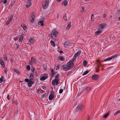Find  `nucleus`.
Returning <instances> with one entry per match:
<instances>
[{"instance_id": "cd10ccee", "label": "nucleus", "mask_w": 120, "mask_h": 120, "mask_svg": "<svg viewBox=\"0 0 120 120\" xmlns=\"http://www.w3.org/2000/svg\"><path fill=\"white\" fill-rule=\"evenodd\" d=\"M63 3L64 5L65 6H67L68 4V1L67 0H65L64 1Z\"/></svg>"}, {"instance_id": "72a5a7b5", "label": "nucleus", "mask_w": 120, "mask_h": 120, "mask_svg": "<svg viewBox=\"0 0 120 120\" xmlns=\"http://www.w3.org/2000/svg\"><path fill=\"white\" fill-rule=\"evenodd\" d=\"M30 66L29 65H28L27 66L26 69L28 71H30Z\"/></svg>"}, {"instance_id": "7ed1b4c3", "label": "nucleus", "mask_w": 120, "mask_h": 120, "mask_svg": "<svg viewBox=\"0 0 120 120\" xmlns=\"http://www.w3.org/2000/svg\"><path fill=\"white\" fill-rule=\"evenodd\" d=\"M59 77V75L57 74L55 76V78L54 80H53L52 82V84L53 85H54L56 83V85H58V78Z\"/></svg>"}, {"instance_id": "e2e57ef3", "label": "nucleus", "mask_w": 120, "mask_h": 120, "mask_svg": "<svg viewBox=\"0 0 120 120\" xmlns=\"http://www.w3.org/2000/svg\"><path fill=\"white\" fill-rule=\"evenodd\" d=\"M106 16V15L105 14H104L103 15V17H104V18H105V17Z\"/></svg>"}, {"instance_id": "412c9836", "label": "nucleus", "mask_w": 120, "mask_h": 120, "mask_svg": "<svg viewBox=\"0 0 120 120\" xmlns=\"http://www.w3.org/2000/svg\"><path fill=\"white\" fill-rule=\"evenodd\" d=\"M71 22H70L68 24V26L66 27V29L68 30L70 28L71 26Z\"/></svg>"}, {"instance_id": "338daca9", "label": "nucleus", "mask_w": 120, "mask_h": 120, "mask_svg": "<svg viewBox=\"0 0 120 120\" xmlns=\"http://www.w3.org/2000/svg\"><path fill=\"white\" fill-rule=\"evenodd\" d=\"M12 61H13V60H12V59H11L10 60V61L11 62H12Z\"/></svg>"}, {"instance_id": "0eeeda50", "label": "nucleus", "mask_w": 120, "mask_h": 120, "mask_svg": "<svg viewBox=\"0 0 120 120\" xmlns=\"http://www.w3.org/2000/svg\"><path fill=\"white\" fill-rule=\"evenodd\" d=\"M35 15L34 13H32L29 19L30 21L32 22H34V20Z\"/></svg>"}, {"instance_id": "2f4dec72", "label": "nucleus", "mask_w": 120, "mask_h": 120, "mask_svg": "<svg viewBox=\"0 0 120 120\" xmlns=\"http://www.w3.org/2000/svg\"><path fill=\"white\" fill-rule=\"evenodd\" d=\"M109 113L108 112L106 113V114L104 116V117L105 118H106V117H107L109 115Z\"/></svg>"}, {"instance_id": "9d476101", "label": "nucleus", "mask_w": 120, "mask_h": 120, "mask_svg": "<svg viewBox=\"0 0 120 120\" xmlns=\"http://www.w3.org/2000/svg\"><path fill=\"white\" fill-rule=\"evenodd\" d=\"M84 107V106L82 105H80L77 106L76 108V109L78 110H81L83 109Z\"/></svg>"}, {"instance_id": "0e129e2a", "label": "nucleus", "mask_w": 120, "mask_h": 120, "mask_svg": "<svg viewBox=\"0 0 120 120\" xmlns=\"http://www.w3.org/2000/svg\"><path fill=\"white\" fill-rule=\"evenodd\" d=\"M62 0H56V1L57 2H60V1Z\"/></svg>"}, {"instance_id": "4be33fe9", "label": "nucleus", "mask_w": 120, "mask_h": 120, "mask_svg": "<svg viewBox=\"0 0 120 120\" xmlns=\"http://www.w3.org/2000/svg\"><path fill=\"white\" fill-rule=\"evenodd\" d=\"M31 61L34 63H35L36 62V60L35 58L33 57H32L31 58Z\"/></svg>"}, {"instance_id": "de8ad7c7", "label": "nucleus", "mask_w": 120, "mask_h": 120, "mask_svg": "<svg viewBox=\"0 0 120 120\" xmlns=\"http://www.w3.org/2000/svg\"><path fill=\"white\" fill-rule=\"evenodd\" d=\"M81 8L82 9V12H83L85 10L83 6H82L81 7Z\"/></svg>"}, {"instance_id": "e433bc0d", "label": "nucleus", "mask_w": 120, "mask_h": 120, "mask_svg": "<svg viewBox=\"0 0 120 120\" xmlns=\"http://www.w3.org/2000/svg\"><path fill=\"white\" fill-rule=\"evenodd\" d=\"M19 38L17 36H16L13 39L15 41H16L18 40Z\"/></svg>"}, {"instance_id": "2eb2a0df", "label": "nucleus", "mask_w": 120, "mask_h": 120, "mask_svg": "<svg viewBox=\"0 0 120 120\" xmlns=\"http://www.w3.org/2000/svg\"><path fill=\"white\" fill-rule=\"evenodd\" d=\"M81 53L80 51H79L76 53L74 55V56L77 58L78 56H79Z\"/></svg>"}, {"instance_id": "393cba45", "label": "nucleus", "mask_w": 120, "mask_h": 120, "mask_svg": "<svg viewBox=\"0 0 120 120\" xmlns=\"http://www.w3.org/2000/svg\"><path fill=\"white\" fill-rule=\"evenodd\" d=\"M38 24L39 25H41V26H43L44 25V24L43 23V22L42 21H40L38 22Z\"/></svg>"}, {"instance_id": "37998d69", "label": "nucleus", "mask_w": 120, "mask_h": 120, "mask_svg": "<svg viewBox=\"0 0 120 120\" xmlns=\"http://www.w3.org/2000/svg\"><path fill=\"white\" fill-rule=\"evenodd\" d=\"M15 2H13L11 3V8H12L13 5L15 4Z\"/></svg>"}, {"instance_id": "c03bdc74", "label": "nucleus", "mask_w": 120, "mask_h": 120, "mask_svg": "<svg viewBox=\"0 0 120 120\" xmlns=\"http://www.w3.org/2000/svg\"><path fill=\"white\" fill-rule=\"evenodd\" d=\"M35 70V68H32L31 69V71L33 73H34V71Z\"/></svg>"}, {"instance_id": "774afa93", "label": "nucleus", "mask_w": 120, "mask_h": 120, "mask_svg": "<svg viewBox=\"0 0 120 120\" xmlns=\"http://www.w3.org/2000/svg\"><path fill=\"white\" fill-rule=\"evenodd\" d=\"M93 16H94V15H93V14H92V15H91V18H92V17H93Z\"/></svg>"}, {"instance_id": "6ab92c4d", "label": "nucleus", "mask_w": 120, "mask_h": 120, "mask_svg": "<svg viewBox=\"0 0 120 120\" xmlns=\"http://www.w3.org/2000/svg\"><path fill=\"white\" fill-rule=\"evenodd\" d=\"M69 44V42L68 41H65L64 43V45L65 47L68 46Z\"/></svg>"}, {"instance_id": "f704fd0d", "label": "nucleus", "mask_w": 120, "mask_h": 120, "mask_svg": "<svg viewBox=\"0 0 120 120\" xmlns=\"http://www.w3.org/2000/svg\"><path fill=\"white\" fill-rule=\"evenodd\" d=\"M13 18V16L12 15H11L9 17H8V20H9L11 21L12 19Z\"/></svg>"}, {"instance_id": "dca6fc26", "label": "nucleus", "mask_w": 120, "mask_h": 120, "mask_svg": "<svg viewBox=\"0 0 120 120\" xmlns=\"http://www.w3.org/2000/svg\"><path fill=\"white\" fill-rule=\"evenodd\" d=\"M102 31L101 30H100L96 31L95 32V35H98L100 34L102 32Z\"/></svg>"}, {"instance_id": "8fccbe9b", "label": "nucleus", "mask_w": 120, "mask_h": 120, "mask_svg": "<svg viewBox=\"0 0 120 120\" xmlns=\"http://www.w3.org/2000/svg\"><path fill=\"white\" fill-rule=\"evenodd\" d=\"M29 80L28 79H25V81L26 82H29Z\"/></svg>"}, {"instance_id": "5fc2aeb1", "label": "nucleus", "mask_w": 120, "mask_h": 120, "mask_svg": "<svg viewBox=\"0 0 120 120\" xmlns=\"http://www.w3.org/2000/svg\"><path fill=\"white\" fill-rule=\"evenodd\" d=\"M4 72L5 74H7V69L5 68L4 69Z\"/></svg>"}, {"instance_id": "a878e982", "label": "nucleus", "mask_w": 120, "mask_h": 120, "mask_svg": "<svg viewBox=\"0 0 120 120\" xmlns=\"http://www.w3.org/2000/svg\"><path fill=\"white\" fill-rule=\"evenodd\" d=\"M50 43L53 46V47H55V43L53 41H50Z\"/></svg>"}, {"instance_id": "5701e85b", "label": "nucleus", "mask_w": 120, "mask_h": 120, "mask_svg": "<svg viewBox=\"0 0 120 120\" xmlns=\"http://www.w3.org/2000/svg\"><path fill=\"white\" fill-rule=\"evenodd\" d=\"M58 59L61 61H64L65 60V58L63 57L60 56L58 57Z\"/></svg>"}, {"instance_id": "4468645a", "label": "nucleus", "mask_w": 120, "mask_h": 120, "mask_svg": "<svg viewBox=\"0 0 120 120\" xmlns=\"http://www.w3.org/2000/svg\"><path fill=\"white\" fill-rule=\"evenodd\" d=\"M54 97V94H51L50 95L49 97V100H51L53 99Z\"/></svg>"}, {"instance_id": "aec40b11", "label": "nucleus", "mask_w": 120, "mask_h": 120, "mask_svg": "<svg viewBox=\"0 0 120 120\" xmlns=\"http://www.w3.org/2000/svg\"><path fill=\"white\" fill-rule=\"evenodd\" d=\"M85 89L86 90V92H89L91 90V88L90 87H86Z\"/></svg>"}, {"instance_id": "69168bd1", "label": "nucleus", "mask_w": 120, "mask_h": 120, "mask_svg": "<svg viewBox=\"0 0 120 120\" xmlns=\"http://www.w3.org/2000/svg\"><path fill=\"white\" fill-rule=\"evenodd\" d=\"M107 60V59H106L105 60H104V61H107V60Z\"/></svg>"}, {"instance_id": "6e6d98bb", "label": "nucleus", "mask_w": 120, "mask_h": 120, "mask_svg": "<svg viewBox=\"0 0 120 120\" xmlns=\"http://www.w3.org/2000/svg\"><path fill=\"white\" fill-rule=\"evenodd\" d=\"M59 65H57L56 66V70H57L59 68Z\"/></svg>"}, {"instance_id": "a211bd4d", "label": "nucleus", "mask_w": 120, "mask_h": 120, "mask_svg": "<svg viewBox=\"0 0 120 120\" xmlns=\"http://www.w3.org/2000/svg\"><path fill=\"white\" fill-rule=\"evenodd\" d=\"M30 1H31L28 0L27 2V4L26 5L27 8L29 7L31 5V3Z\"/></svg>"}, {"instance_id": "c9c22d12", "label": "nucleus", "mask_w": 120, "mask_h": 120, "mask_svg": "<svg viewBox=\"0 0 120 120\" xmlns=\"http://www.w3.org/2000/svg\"><path fill=\"white\" fill-rule=\"evenodd\" d=\"M45 97H46V94H43V95L41 96V98L43 99Z\"/></svg>"}, {"instance_id": "1a4fd4ad", "label": "nucleus", "mask_w": 120, "mask_h": 120, "mask_svg": "<svg viewBox=\"0 0 120 120\" xmlns=\"http://www.w3.org/2000/svg\"><path fill=\"white\" fill-rule=\"evenodd\" d=\"M44 76H42L40 78V80L41 81H44L48 77V75L47 74H44Z\"/></svg>"}, {"instance_id": "9b49d317", "label": "nucleus", "mask_w": 120, "mask_h": 120, "mask_svg": "<svg viewBox=\"0 0 120 120\" xmlns=\"http://www.w3.org/2000/svg\"><path fill=\"white\" fill-rule=\"evenodd\" d=\"M98 78V75L94 74L93 75L92 77V78L93 79L97 80Z\"/></svg>"}, {"instance_id": "473e14b6", "label": "nucleus", "mask_w": 120, "mask_h": 120, "mask_svg": "<svg viewBox=\"0 0 120 120\" xmlns=\"http://www.w3.org/2000/svg\"><path fill=\"white\" fill-rule=\"evenodd\" d=\"M14 70L16 73H17L18 74H20V73L17 70L15 69H14Z\"/></svg>"}, {"instance_id": "f03ea898", "label": "nucleus", "mask_w": 120, "mask_h": 120, "mask_svg": "<svg viewBox=\"0 0 120 120\" xmlns=\"http://www.w3.org/2000/svg\"><path fill=\"white\" fill-rule=\"evenodd\" d=\"M74 63H71L69 62L64 67V70L65 71H67L68 70L70 69L71 68L74 66Z\"/></svg>"}, {"instance_id": "603ef678", "label": "nucleus", "mask_w": 120, "mask_h": 120, "mask_svg": "<svg viewBox=\"0 0 120 120\" xmlns=\"http://www.w3.org/2000/svg\"><path fill=\"white\" fill-rule=\"evenodd\" d=\"M112 59H113V58L112 56L111 57L107 58V60H110Z\"/></svg>"}, {"instance_id": "13d9d810", "label": "nucleus", "mask_w": 120, "mask_h": 120, "mask_svg": "<svg viewBox=\"0 0 120 120\" xmlns=\"http://www.w3.org/2000/svg\"><path fill=\"white\" fill-rule=\"evenodd\" d=\"M90 118V117L89 115H88V116L87 117V120H89Z\"/></svg>"}, {"instance_id": "7c9ffc66", "label": "nucleus", "mask_w": 120, "mask_h": 120, "mask_svg": "<svg viewBox=\"0 0 120 120\" xmlns=\"http://www.w3.org/2000/svg\"><path fill=\"white\" fill-rule=\"evenodd\" d=\"M89 71H85L82 74V75H86V74L88 73H89Z\"/></svg>"}, {"instance_id": "f8f14e48", "label": "nucleus", "mask_w": 120, "mask_h": 120, "mask_svg": "<svg viewBox=\"0 0 120 120\" xmlns=\"http://www.w3.org/2000/svg\"><path fill=\"white\" fill-rule=\"evenodd\" d=\"M21 27L23 28V29L25 31L27 29V27L25 24L23 23L21 25Z\"/></svg>"}, {"instance_id": "ea45409f", "label": "nucleus", "mask_w": 120, "mask_h": 120, "mask_svg": "<svg viewBox=\"0 0 120 120\" xmlns=\"http://www.w3.org/2000/svg\"><path fill=\"white\" fill-rule=\"evenodd\" d=\"M51 71L52 73V77L53 76V75H54V71L53 69H51Z\"/></svg>"}, {"instance_id": "4d7b16f0", "label": "nucleus", "mask_w": 120, "mask_h": 120, "mask_svg": "<svg viewBox=\"0 0 120 120\" xmlns=\"http://www.w3.org/2000/svg\"><path fill=\"white\" fill-rule=\"evenodd\" d=\"M15 45H16V48L17 49L19 48V46L18 45L16 44H15Z\"/></svg>"}, {"instance_id": "49530a36", "label": "nucleus", "mask_w": 120, "mask_h": 120, "mask_svg": "<svg viewBox=\"0 0 120 120\" xmlns=\"http://www.w3.org/2000/svg\"><path fill=\"white\" fill-rule=\"evenodd\" d=\"M7 99L8 100H10V99L9 97V95L8 94L7 96Z\"/></svg>"}, {"instance_id": "20e7f679", "label": "nucleus", "mask_w": 120, "mask_h": 120, "mask_svg": "<svg viewBox=\"0 0 120 120\" xmlns=\"http://www.w3.org/2000/svg\"><path fill=\"white\" fill-rule=\"evenodd\" d=\"M28 42L30 45H33L35 42V40L33 37H31L28 39Z\"/></svg>"}, {"instance_id": "423d86ee", "label": "nucleus", "mask_w": 120, "mask_h": 120, "mask_svg": "<svg viewBox=\"0 0 120 120\" xmlns=\"http://www.w3.org/2000/svg\"><path fill=\"white\" fill-rule=\"evenodd\" d=\"M106 24L105 23H102L99 25L98 30H103L106 26Z\"/></svg>"}, {"instance_id": "b1692460", "label": "nucleus", "mask_w": 120, "mask_h": 120, "mask_svg": "<svg viewBox=\"0 0 120 120\" xmlns=\"http://www.w3.org/2000/svg\"><path fill=\"white\" fill-rule=\"evenodd\" d=\"M76 58L74 56L72 59L69 62L71 63H73V62H74Z\"/></svg>"}, {"instance_id": "f257e3e1", "label": "nucleus", "mask_w": 120, "mask_h": 120, "mask_svg": "<svg viewBox=\"0 0 120 120\" xmlns=\"http://www.w3.org/2000/svg\"><path fill=\"white\" fill-rule=\"evenodd\" d=\"M58 34V32L56 30L54 29L51 32L50 37L54 40H56Z\"/></svg>"}, {"instance_id": "a19ab883", "label": "nucleus", "mask_w": 120, "mask_h": 120, "mask_svg": "<svg viewBox=\"0 0 120 120\" xmlns=\"http://www.w3.org/2000/svg\"><path fill=\"white\" fill-rule=\"evenodd\" d=\"M119 56V55L117 54H115L113 56H112L113 58H114L116 57H117Z\"/></svg>"}, {"instance_id": "bf43d9fd", "label": "nucleus", "mask_w": 120, "mask_h": 120, "mask_svg": "<svg viewBox=\"0 0 120 120\" xmlns=\"http://www.w3.org/2000/svg\"><path fill=\"white\" fill-rule=\"evenodd\" d=\"M7 2V0H5L4 2H3V3L4 4H5Z\"/></svg>"}, {"instance_id": "6e6552de", "label": "nucleus", "mask_w": 120, "mask_h": 120, "mask_svg": "<svg viewBox=\"0 0 120 120\" xmlns=\"http://www.w3.org/2000/svg\"><path fill=\"white\" fill-rule=\"evenodd\" d=\"M33 80V78H31L29 79V82L27 84L28 86V87H31L32 84L34 83Z\"/></svg>"}, {"instance_id": "39448f33", "label": "nucleus", "mask_w": 120, "mask_h": 120, "mask_svg": "<svg viewBox=\"0 0 120 120\" xmlns=\"http://www.w3.org/2000/svg\"><path fill=\"white\" fill-rule=\"evenodd\" d=\"M49 1L48 0H46L42 4V7L43 9H46L47 8L49 5Z\"/></svg>"}, {"instance_id": "864d4df0", "label": "nucleus", "mask_w": 120, "mask_h": 120, "mask_svg": "<svg viewBox=\"0 0 120 120\" xmlns=\"http://www.w3.org/2000/svg\"><path fill=\"white\" fill-rule=\"evenodd\" d=\"M119 113V111H118L115 113L114 115H116L117 114H118V113Z\"/></svg>"}, {"instance_id": "3c124183", "label": "nucleus", "mask_w": 120, "mask_h": 120, "mask_svg": "<svg viewBox=\"0 0 120 120\" xmlns=\"http://www.w3.org/2000/svg\"><path fill=\"white\" fill-rule=\"evenodd\" d=\"M96 62H98L99 64H100L101 63V62L100 60H97Z\"/></svg>"}, {"instance_id": "58836bf2", "label": "nucleus", "mask_w": 120, "mask_h": 120, "mask_svg": "<svg viewBox=\"0 0 120 120\" xmlns=\"http://www.w3.org/2000/svg\"><path fill=\"white\" fill-rule=\"evenodd\" d=\"M4 58L6 61L7 60V56L6 55H4Z\"/></svg>"}, {"instance_id": "79ce46f5", "label": "nucleus", "mask_w": 120, "mask_h": 120, "mask_svg": "<svg viewBox=\"0 0 120 120\" xmlns=\"http://www.w3.org/2000/svg\"><path fill=\"white\" fill-rule=\"evenodd\" d=\"M10 22V21L8 19V20L7 21L6 23V25H8L9 24V23Z\"/></svg>"}, {"instance_id": "ddd939ff", "label": "nucleus", "mask_w": 120, "mask_h": 120, "mask_svg": "<svg viewBox=\"0 0 120 120\" xmlns=\"http://www.w3.org/2000/svg\"><path fill=\"white\" fill-rule=\"evenodd\" d=\"M0 64L1 66L3 68H4L5 67V66L4 63L2 59L1 58L0 59Z\"/></svg>"}, {"instance_id": "c756f323", "label": "nucleus", "mask_w": 120, "mask_h": 120, "mask_svg": "<svg viewBox=\"0 0 120 120\" xmlns=\"http://www.w3.org/2000/svg\"><path fill=\"white\" fill-rule=\"evenodd\" d=\"M4 78V76H2L1 77L0 79V83H1L3 81Z\"/></svg>"}, {"instance_id": "c85d7f7f", "label": "nucleus", "mask_w": 120, "mask_h": 120, "mask_svg": "<svg viewBox=\"0 0 120 120\" xmlns=\"http://www.w3.org/2000/svg\"><path fill=\"white\" fill-rule=\"evenodd\" d=\"M57 51L58 52L60 53H63V51L61 50H60V49L59 48V47H58V48L57 49Z\"/></svg>"}, {"instance_id": "a18cd8bd", "label": "nucleus", "mask_w": 120, "mask_h": 120, "mask_svg": "<svg viewBox=\"0 0 120 120\" xmlns=\"http://www.w3.org/2000/svg\"><path fill=\"white\" fill-rule=\"evenodd\" d=\"M63 89H61L59 91V93L60 94H61L62 93L63 91Z\"/></svg>"}, {"instance_id": "09e8293b", "label": "nucleus", "mask_w": 120, "mask_h": 120, "mask_svg": "<svg viewBox=\"0 0 120 120\" xmlns=\"http://www.w3.org/2000/svg\"><path fill=\"white\" fill-rule=\"evenodd\" d=\"M33 77H34V75L32 73L30 75V78H31V77L33 78Z\"/></svg>"}, {"instance_id": "4c0bfd02", "label": "nucleus", "mask_w": 120, "mask_h": 120, "mask_svg": "<svg viewBox=\"0 0 120 120\" xmlns=\"http://www.w3.org/2000/svg\"><path fill=\"white\" fill-rule=\"evenodd\" d=\"M83 64L85 66L86 65H87V63L86 60H85L83 62Z\"/></svg>"}, {"instance_id": "680f3d73", "label": "nucleus", "mask_w": 120, "mask_h": 120, "mask_svg": "<svg viewBox=\"0 0 120 120\" xmlns=\"http://www.w3.org/2000/svg\"><path fill=\"white\" fill-rule=\"evenodd\" d=\"M42 88L44 90H45L46 89V88L45 86H43L42 87Z\"/></svg>"}, {"instance_id": "bb28decb", "label": "nucleus", "mask_w": 120, "mask_h": 120, "mask_svg": "<svg viewBox=\"0 0 120 120\" xmlns=\"http://www.w3.org/2000/svg\"><path fill=\"white\" fill-rule=\"evenodd\" d=\"M63 19L65 21H66L67 20V19L66 17V13L64 14L63 16Z\"/></svg>"}, {"instance_id": "f3484780", "label": "nucleus", "mask_w": 120, "mask_h": 120, "mask_svg": "<svg viewBox=\"0 0 120 120\" xmlns=\"http://www.w3.org/2000/svg\"><path fill=\"white\" fill-rule=\"evenodd\" d=\"M23 38L24 35L23 34H21L20 37L19 39V41L20 42H21Z\"/></svg>"}, {"instance_id": "052dcab7", "label": "nucleus", "mask_w": 120, "mask_h": 120, "mask_svg": "<svg viewBox=\"0 0 120 120\" xmlns=\"http://www.w3.org/2000/svg\"><path fill=\"white\" fill-rule=\"evenodd\" d=\"M37 91L39 93H40L41 92V91L39 89H38L37 90Z\"/></svg>"}]
</instances>
